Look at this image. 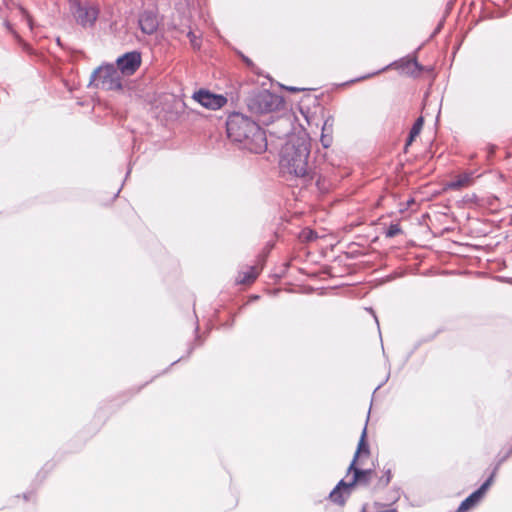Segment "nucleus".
Listing matches in <instances>:
<instances>
[{
  "instance_id": "obj_1",
  "label": "nucleus",
  "mask_w": 512,
  "mask_h": 512,
  "mask_svg": "<svg viewBox=\"0 0 512 512\" xmlns=\"http://www.w3.org/2000/svg\"><path fill=\"white\" fill-rule=\"evenodd\" d=\"M311 151L310 140L307 136L291 135L281 150V169L304 180H311L312 168L309 164Z\"/></svg>"
},
{
  "instance_id": "obj_2",
  "label": "nucleus",
  "mask_w": 512,
  "mask_h": 512,
  "mask_svg": "<svg viewBox=\"0 0 512 512\" xmlns=\"http://www.w3.org/2000/svg\"><path fill=\"white\" fill-rule=\"evenodd\" d=\"M227 135L235 142H240L253 153H263L267 149V139L264 130L248 117L233 113L227 122Z\"/></svg>"
},
{
  "instance_id": "obj_3",
  "label": "nucleus",
  "mask_w": 512,
  "mask_h": 512,
  "mask_svg": "<svg viewBox=\"0 0 512 512\" xmlns=\"http://www.w3.org/2000/svg\"><path fill=\"white\" fill-rule=\"evenodd\" d=\"M127 72L128 53H124L117 59L116 65L103 64L96 68L90 76L89 86L112 93H121Z\"/></svg>"
},
{
  "instance_id": "obj_4",
  "label": "nucleus",
  "mask_w": 512,
  "mask_h": 512,
  "mask_svg": "<svg viewBox=\"0 0 512 512\" xmlns=\"http://www.w3.org/2000/svg\"><path fill=\"white\" fill-rule=\"evenodd\" d=\"M353 478L349 486H365L374 490L386 487L391 481V470L388 469H361L358 465L352 469Z\"/></svg>"
},
{
  "instance_id": "obj_5",
  "label": "nucleus",
  "mask_w": 512,
  "mask_h": 512,
  "mask_svg": "<svg viewBox=\"0 0 512 512\" xmlns=\"http://www.w3.org/2000/svg\"><path fill=\"white\" fill-rule=\"evenodd\" d=\"M280 103L279 97L263 90L253 95L248 101L249 109L257 114H264L275 110Z\"/></svg>"
},
{
  "instance_id": "obj_6",
  "label": "nucleus",
  "mask_w": 512,
  "mask_h": 512,
  "mask_svg": "<svg viewBox=\"0 0 512 512\" xmlns=\"http://www.w3.org/2000/svg\"><path fill=\"white\" fill-rule=\"evenodd\" d=\"M70 9L77 23L83 27L91 26L98 17V8L90 3H82L78 0L70 2Z\"/></svg>"
},
{
  "instance_id": "obj_7",
  "label": "nucleus",
  "mask_w": 512,
  "mask_h": 512,
  "mask_svg": "<svg viewBox=\"0 0 512 512\" xmlns=\"http://www.w3.org/2000/svg\"><path fill=\"white\" fill-rule=\"evenodd\" d=\"M139 27L145 34H153L159 26L158 9L153 1L140 13L138 18Z\"/></svg>"
},
{
  "instance_id": "obj_8",
  "label": "nucleus",
  "mask_w": 512,
  "mask_h": 512,
  "mask_svg": "<svg viewBox=\"0 0 512 512\" xmlns=\"http://www.w3.org/2000/svg\"><path fill=\"white\" fill-rule=\"evenodd\" d=\"M200 105L207 109L217 110L227 103V98L221 94H214L208 90L200 89L195 92L192 97Z\"/></svg>"
},
{
  "instance_id": "obj_9",
  "label": "nucleus",
  "mask_w": 512,
  "mask_h": 512,
  "mask_svg": "<svg viewBox=\"0 0 512 512\" xmlns=\"http://www.w3.org/2000/svg\"><path fill=\"white\" fill-rule=\"evenodd\" d=\"M495 476V471L490 475V477L471 495H469L464 501L459 505L457 512H467L474 508L484 497L485 493L492 485Z\"/></svg>"
},
{
  "instance_id": "obj_10",
  "label": "nucleus",
  "mask_w": 512,
  "mask_h": 512,
  "mask_svg": "<svg viewBox=\"0 0 512 512\" xmlns=\"http://www.w3.org/2000/svg\"><path fill=\"white\" fill-rule=\"evenodd\" d=\"M474 183L472 172H463L456 175L453 179L446 183L445 188L449 190H461L470 187Z\"/></svg>"
},
{
  "instance_id": "obj_11",
  "label": "nucleus",
  "mask_w": 512,
  "mask_h": 512,
  "mask_svg": "<svg viewBox=\"0 0 512 512\" xmlns=\"http://www.w3.org/2000/svg\"><path fill=\"white\" fill-rule=\"evenodd\" d=\"M259 273V267L251 266L247 270L239 272L236 283L240 285H250L257 279Z\"/></svg>"
},
{
  "instance_id": "obj_12",
  "label": "nucleus",
  "mask_w": 512,
  "mask_h": 512,
  "mask_svg": "<svg viewBox=\"0 0 512 512\" xmlns=\"http://www.w3.org/2000/svg\"><path fill=\"white\" fill-rule=\"evenodd\" d=\"M365 438H366V429H364L362 432L361 439L358 443L357 451L354 455L353 461L351 462V464L348 468L349 473L352 471V469L355 468V466L358 465V459L361 454H366V455L369 454V447H368V444H367Z\"/></svg>"
},
{
  "instance_id": "obj_13",
  "label": "nucleus",
  "mask_w": 512,
  "mask_h": 512,
  "mask_svg": "<svg viewBox=\"0 0 512 512\" xmlns=\"http://www.w3.org/2000/svg\"><path fill=\"white\" fill-rule=\"evenodd\" d=\"M349 483H345L343 480L329 494V499L339 506H344L346 499L343 495L342 488H350Z\"/></svg>"
},
{
  "instance_id": "obj_14",
  "label": "nucleus",
  "mask_w": 512,
  "mask_h": 512,
  "mask_svg": "<svg viewBox=\"0 0 512 512\" xmlns=\"http://www.w3.org/2000/svg\"><path fill=\"white\" fill-rule=\"evenodd\" d=\"M423 125H424V118L422 116H420L415 121V123L413 124V126L410 130L409 137L406 142V146H409L412 144V142L415 140V138L420 134V132L423 128Z\"/></svg>"
},
{
  "instance_id": "obj_15",
  "label": "nucleus",
  "mask_w": 512,
  "mask_h": 512,
  "mask_svg": "<svg viewBox=\"0 0 512 512\" xmlns=\"http://www.w3.org/2000/svg\"><path fill=\"white\" fill-rule=\"evenodd\" d=\"M141 62L139 52H130V74H133L140 67Z\"/></svg>"
},
{
  "instance_id": "obj_16",
  "label": "nucleus",
  "mask_w": 512,
  "mask_h": 512,
  "mask_svg": "<svg viewBox=\"0 0 512 512\" xmlns=\"http://www.w3.org/2000/svg\"><path fill=\"white\" fill-rule=\"evenodd\" d=\"M402 233V229H401V226L400 224L398 223H392L389 225V227L387 228L386 232H385V235L386 237L388 238H393L399 234Z\"/></svg>"
},
{
  "instance_id": "obj_17",
  "label": "nucleus",
  "mask_w": 512,
  "mask_h": 512,
  "mask_svg": "<svg viewBox=\"0 0 512 512\" xmlns=\"http://www.w3.org/2000/svg\"><path fill=\"white\" fill-rule=\"evenodd\" d=\"M372 507H370L369 505H365L363 507V512H372L371 510ZM373 512H389L390 511V505H387V504H377L375 503L373 505Z\"/></svg>"
},
{
  "instance_id": "obj_18",
  "label": "nucleus",
  "mask_w": 512,
  "mask_h": 512,
  "mask_svg": "<svg viewBox=\"0 0 512 512\" xmlns=\"http://www.w3.org/2000/svg\"><path fill=\"white\" fill-rule=\"evenodd\" d=\"M190 45L194 50H199L201 47V39L194 32L189 31L187 34Z\"/></svg>"
},
{
  "instance_id": "obj_19",
  "label": "nucleus",
  "mask_w": 512,
  "mask_h": 512,
  "mask_svg": "<svg viewBox=\"0 0 512 512\" xmlns=\"http://www.w3.org/2000/svg\"><path fill=\"white\" fill-rule=\"evenodd\" d=\"M301 238L305 241H313L317 238V234L310 229H305L301 233Z\"/></svg>"
},
{
  "instance_id": "obj_20",
  "label": "nucleus",
  "mask_w": 512,
  "mask_h": 512,
  "mask_svg": "<svg viewBox=\"0 0 512 512\" xmlns=\"http://www.w3.org/2000/svg\"><path fill=\"white\" fill-rule=\"evenodd\" d=\"M411 67H414L415 69H417L416 74H419L421 72V68L419 67L418 63L415 60L408 62L407 68L410 69Z\"/></svg>"
},
{
  "instance_id": "obj_21",
  "label": "nucleus",
  "mask_w": 512,
  "mask_h": 512,
  "mask_svg": "<svg viewBox=\"0 0 512 512\" xmlns=\"http://www.w3.org/2000/svg\"><path fill=\"white\" fill-rule=\"evenodd\" d=\"M27 25L31 28L30 19H27Z\"/></svg>"
}]
</instances>
